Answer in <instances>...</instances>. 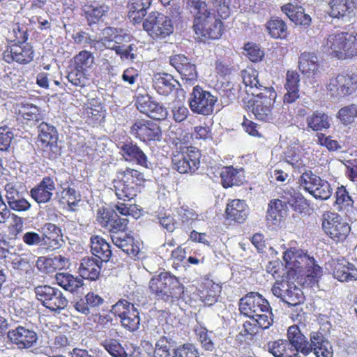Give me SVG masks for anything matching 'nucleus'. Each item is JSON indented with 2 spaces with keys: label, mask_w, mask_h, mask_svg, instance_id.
Segmentation results:
<instances>
[{
  "label": "nucleus",
  "mask_w": 357,
  "mask_h": 357,
  "mask_svg": "<svg viewBox=\"0 0 357 357\" xmlns=\"http://www.w3.org/2000/svg\"><path fill=\"white\" fill-rule=\"evenodd\" d=\"M258 72L248 68L242 70L241 77L248 95L253 96L248 102L256 119L262 121L272 119L271 107L276 97V93L271 87L264 86L258 79Z\"/></svg>",
  "instance_id": "nucleus-1"
},
{
  "label": "nucleus",
  "mask_w": 357,
  "mask_h": 357,
  "mask_svg": "<svg viewBox=\"0 0 357 357\" xmlns=\"http://www.w3.org/2000/svg\"><path fill=\"white\" fill-rule=\"evenodd\" d=\"M186 5L194 10L192 29L197 36L204 39L221 37L223 24L220 15L211 13L207 3L202 0H187Z\"/></svg>",
  "instance_id": "nucleus-2"
},
{
  "label": "nucleus",
  "mask_w": 357,
  "mask_h": 357,
  "mask_svg": "<svg viewBox=\"0 0 357 357\" xmlns=\"http://www.w3.org/2000/svg\"><path fill=\"white\" fill-rule=\"evenodd\" d=\"M145 183L144 173L129 167L119 169L113 180L117 198L124 202L135 199L144 188Z\"/></svg>",
  "instance_id": "nucleus-3"
},
{
  "label": "nucleus",
  "mask_w": 357,
  "mask_h": 357,
  "mask_svg": "<svg viewBox=\"0 0 357 357\" xmlns=\"http://www.w3.org/2000/svg\"><path fill=\"white\" fill-rule=\"evenodd\" d=\"M149 289L158 299L174 301L182 298L185 287L174 275L169 271H162L151 278Z\"/></svg>",
  "instance_id": "nucleus-4"
},
{
  "label": "nucleus",
  "mask_w": 357,
  "mask_h": 357,
  "mask_svg": "<svg viewBox=\"0 0 357 357\" xmlns=\"http://www.w3.org/2000/svg\"><path fill=\"white\" fill-rule=\"evenodd\" d=\"M324 45L340 59L357 54V33L340 32L328 36Z\"/></svg>",
  "instance_id": "nucleus-5"
},
{
  "label": "nucleus",
  "mask_w": 357,
  "mask_h": 357,
  "mask_svg": "<svg viewBox=\"0 0 357 357\" xmlns=\"http://www.w3.org/2000/svg\"><path fill=\"white\" fill-rule=\"evenodd\" d=\"M178 151L172 153V168L181 174L195 173L199 167L200 151L192 146H187L181 143Z\"/></svg>",
  "instance_id": "nucleus-6"
},
{
  "label": "nucleus",
  "mask_w": 357,
  "mask_h": 357,
  "mask_svg": "<svg viewBox=\"0 0 357 357\" xmlns=\"http://www.w3.org/2000/svg\"><path fill=\"white\" fill-rule=\"evenodd\" d=\"M111 313L119 319L121 326L130 332L137 331L140 326V315L135 305L126 299L121 298L112 305Z\"/></svg>",
  "instance_id": "nucleus-7"
},
{
  "label": "nucleus",
  "mask_w": 357,
  "mask_h": 357,
  "mask_svg": "<svg viewBox=\"0 0 357 357\" xmlns=\"http://www.w3.org/2000/svg\"><path fill=\"white\" fill-rule=\"evenodd\" d=\"M143 29L153 40H158L165 39L173 33L174 24L168 16L158 11H152L143 21Z\"/></svg>",
  "instance_id": "nucleus-8"
},
{
  "label": "nucleus",
  "mask_w": 357,
  "mask_h": 357,
  "mask_svg": "<svg viewBox=\"0 0 357 357\" xmlns=\"http://www.w3.org/2000/svg\"><path fill=\"white\" fill-rule=\"evenodd\" d=\"M34 292L36 299L51 312H59L68 305V299L56 287L47 284L38 285L35 287Z\"/></svg>",
  "instance_id": "nucleus-9"
},
{
  "label": "nucleus",
  "mask_w": 357,
  "mask_h": 357,
  "mask_svg": "<svg viewBox=\"0 0 357 357\" xmlns=\"http://www.w3.org/2000/svg\"><path fill=\"white\" fill-rule=\"evenodd\" d=\"M299 182L301 186L317 199L326 200L332 195L333 189L330 183L312 171L303 172Z\"/></svg>",
  "instance_id": "nucleus-10"
},
{
  "label": "nucleus",
  "mask_w": 357,
  "mask_h": 357,
  "mask_svg": "<svg viewBox=\"0 0 357 357\" xmlns=\"http://www.w3.org/2000/svg\"><path fill=\"white\" fill-rule=\"evenodd\" d=\"M130 132L136 139L146 144L160 141L162 136V129L158 123L144 119H136L130 127Z\"/></svg>",
  "instance_id": "nucleus-11"
},
{
  "label": "nucleus",
  "mask_w": 357,
  "mask_h": 357,
  "mask_svg": "<svg viewBox=\"0 0 357 357\" xmlns=\"http://www.w3.org/2000/svg\"><path fill=\"white\" fill-rule=\"evenodd\" d=\"M322 227L335 241H344L350 231L349 224L342 221L341 216L333 212H325L322 215Z\"/></svg>",
  "instance_id": "nucleus-12"
},
{
  "label": "nucleus",
  "mask_w": 357,
  "mask_h": 357,
  "mask_svg": "<svg viewBox=\"0 0 357 357\" xmlns=\"http://www.w3.org/2000/svg\"><path fill=\"white\" fill-rule=\"evenodd\" d=\"M217 98L199 86H195L189 98V106L196 114L209 115L213 111Z\"/></svg>",
  "instance_id": "nucleus-13"
},
{
  "label": "nucleus",
  "mask_w": 357,
  "mask_h": 357,
  "mask_svg": "<svg viewBox=\"0 0 357 357\" xmlns=\"http://www.w3.org/2000/svg\"><path fill=\"white\" fill-rule=\"evenodd\" d=\"M96 221L102 228L113 234H120L119 232L125 231L129 222L127 218H121L114 210L105 207L98 209Z\"/></svg>",
  "instance_id": "nucleus-14"
},
{
  "label": "nucleus",
  "mask_w": 357,
  "mask_h": 357,
  "mask_svg": "<svg viewBox=\"0 0 357 357\" xmlns=\"http://www.w3.org/2000/svg\"><path fill=\"white\" fill-rule=\"evenodd\" d=\"M2 55L3 61L8 63L16 62L26 65L33 61L34 51L29 43L18 42L7 45Z\"/></svg>",
  "instance_id": "nucleus-15"
},
{
  "label": "nucleus",
  "mask_w": 357,
  "mask_h": 357,
  "mask_svg": "<svg viewBox=\"0 0 357 357\" xmlns=\"http://www.w3.org/2000/svg\"><path fill=\"white\" fill-rule=\"evenodd\" d=\"M357 88V75L339 74L330 79L326 89L331 96L338 98L351 94Z\"/></svg>",
  "instance_id": "nucleus-16"
},
{
  "label": "nucleus",
  "mask_w": 357,
  "mask_h": 357,
  "mask_svg": "<svg viewBox=\"0 0 357 357\" xmlns=\"http://www.w3.org/2000/svg\"><path fill=\"white\" fill-rule=\"evenodd\" d=\"M268 302L257 292H250L243 297L239 302V310L241 314L255 318L257 312L261 309H268Z\"/></svg>",
  "instance_id": "nucleus-17"
},
{
  "label": "nucleus",
  "mask_w": 357,
  "mask_h": 357,
  "mask_svg": "<svg viewBox=\"0 0 357 357\" xmlns=\"http://www.w3.org/2000/svg\"><path fill=\"white\" fill-rule=\"evenodd\" d=\"M40 141L45 152H49V158H55L59 154V148L57 144L58 135L54 126L43 123L40 126Z\"/></svg>",
  "instance_id": "nucleus-18"
},
{
  "label": "nucleus",
  "mask_w": 357,
  "mask_h": 357,
  "mask_svg": "<svg viewBox=\"0 0 357 357\" xmlns=\"http://www.w3.org/2000/svg\"><path fill=\"white\" fill-rule=\"evenodd\" d=\"M8 338L18 349H23L32 347L38 340V335L34 331L19 326L8 332Z\"/></svg>",
  "instance_id": "nucleus-19"
},
{
  "label": "nucleus",
  "mask_w": 357,
  "mask_h": 357,
  "mask_svg": "<svg viewBox=\"0 0 357 357\" xmlns=\"http://www.w3.org/2000/svg\"><path fill=\"white\" fill-rule=\"evenodd\" d=\"M55 190V183L51 176H46L30 190V196L38 204L49 202Z\"/></svg>",
  "instance_id": "nucleus-20"
},
{
  "label": "nucleus",
  "mask_w": 357,
  "mask_h": 357,
  "mask_svg": "<svg viewBox=\"0 0 357 357\" xmlns=\"http://www.w3.org/2000/svg\"><path fill=\"white\" fill-rule=\"evenodd\" d=\"M41 248L46 250H55L61 246V229L56 225L46 223L43 227Z\"/></svg>",
  "instance_id": "nucleus-21"
},
{
  "label": "nucleus",
  "mask_w": 357,
  "mask_h": 357,
  "mask_svg": "<svg viewBox=\"0 0 357 357\" xmlns=\"http://www.w3.org/2000/svg\"><path fill=\"white\" fill-rule=\"evenodd\" d=\"M111 238L113 243L128 256L135 259L140 258V243L132 236L128 234H112Z\"/></svg>",
  "instance_id": "nucleus-22"
},
{
  "label": "nucleus",
  "mask_w": 357,
  "mask_h": 357,
  "mask_svg": "<svg viewBox=\"0 0 357 357\" xmlns=\"http://www.w3.org/2000/svg\"><path fill=\"white\" fill-rule=\"evenodd\" d=\"M121 153L126 161L135 162L143 167H148V158L141 148L133 141H126L120 147Z\"/></svg>",
  "instance_id": "nucleus-23"
},
{
  "label": "nucleus",
  "mask_w": 357,
  "mask_h": 357,
  "mask_svg": "<svg viewBox=\"0 0 357 357\" xmlns=\"http://www.w3.org/2000/svg\"><path fill=\"white\" fill-rule=\"evenodd\" d=\"M170 63L179 73L183 80L192 82L197 79L196 66L185 55L177 54L172 56Z\"/></svg>",
  "instance_id": "nucleus-24"
},
{
  "label": "nucleus",
  "mask_w": 357,
  "mask_h": 357,
  "mask_svg": "<svg viewBox=\"0 0 357 357\" xmlns=\"http://www.w3.org/2000/svg\"><path fill=\"white\" fill-rule=\"evenodd\" d=\"M289 341L292 348L296 351V354L299 356V353L305 356L310 353V345L306 337L301 333L300 328L296 325L289 327L287 330V340Z\"/></svg>",
  "instance_id": "nucleus-25"
},
{
  "label": "nucleus",
  "mask_w": 357,
  "mask_h": 357,
  "mask_svg": "<svg viewBox=\"0 0 357 357\" xmlns=\"http://www.w3.org/2000/svg\"><path fill=\"white\" fill-rule=\"evenodd\" d=\"M298 68L303 74L312 75L314 77L319 76L324 71L318 57L311 52H303L301 54L298 60Z\"/></svg>",
  "instance_id": "nucleus-26"
},
{
  "label": "nucleus",
  "mask_w": 357,
  "mask_h": 357,
  "mask_svg": "<svg viewBox=\"0 0 357 357\" xmlns=\"http://www.w3.org/2000/svg\"><path fill=\"white\" fill-rule=\"evenodd\" d=\"M102 262L92 257H84L79 264L78 272L82 279L96 281L100 275Z\"/></svg>",
  "instance_id": "nucleus-27"
},
{
  "label": "nucleus",
  "mask_w": 357,
  "mask_h": 357,
  "mask_svg": "<svg viewBox=\"0 0 357 357\" xmlns=\"http://www.w3.org/2000/svg\"><path fill=\"white\" fill-rule=\"evenodd\" d=\"M333 276L340 282H351L357 280V268L344 258L333 262Z\"/></svg>",
  "instance_id": "nucleus-28"
},
{
  "label": "nucleus",
  "mask_w": 357,
  "mask_h": 357,
  "mask_svg": "<svg viewBox=\"0 0 357 357\" xmlns=\"http://www.w3.org/2000/svg\"><path fill=\"white\" fill-rule=\"evenodd\" d=\"M110 10L109 6L98 2L87 3L82 6V16L89 26L97 24Z\"/></svg>",
  "instance_id": "nucleus-29"
},
{
  "label": "nucleus",
  "mask_w": 357,
  "mask_h": 357,
  "mask_svg": "<svg viewBox=\"0 0 357 357\" xmlns=\"http://www.w3.org/2000/svg\"><path fill=\"white\" fill-rule=\"evenodd\" d=\"M282 206L284 204L287 207L289 205L294 211L302 213L308 206L307 200L298 191L291 188L287 187L283 190L281 196Z\"/></svg>",
  "instance_id": "nucleus-30"
},
{
  "label": "nucleus",
  "mask_w": 357,
  "mask_h": 357,
  "mask_svg": "<svg viewBox=\"0 0 357 357\" xmlns=\"http://www.w3.org/2000/svg\"><path fill=\"white\" fill-rule=\"evenodd\" d=\"M152 0H129L127 7L128 17L133 24H140L151 5Z\"/></svg>",
  "instance_id": "nucleus-31"
},
{
  "label": "nucleus",
  "mask_w": 357,
  "mask_h": 357,
  "mask_svg": "<svg viewBox=\"0 0 357 357\" xmlns=\"http://www.w3.org/2000/svg\"><path fill=\"white\" fill-rule=\"evenodd\" d=\"M105 110L103 105L97 99L90 100L84 106L83 115L86 123L92 125L100 123L105 118Z\"/></svg>",
  "instance_id": "nucleus-32"
},
{
  "label": "nucleus",
  "mask_w": 357,
  "mask_h": 357,
  "mask_svg": "<svg viewBox=\"0 0 357 357\" xmlns=\"http://www.w3.org/2000/svg\"><path fill=\"white\" fill-rule=\"evenodd\" d=\"M310 352L314 351L316 357H333L332 346L319 332L310 333Z\"/></svg>",
  "instance_id": "nucleus-33"
},
{
  "label": "nucleus",
  "mask_w": 357,
  "mask_h": 357,
  "mask_svg": "<svg viewBox=\"0 0 357 357\" xmlns=\"http://www.w3.org/2000/svg\"><path fill=\"white\" fill-rule=\"evenodd\" d=\"M105 300L93 291L88 292L84 298H80L74 305L75 309L85 315L91 313V310L98 309L104 304Z\"/></svg>",
  "instance_id": "nucleus-34"
},
{
  "label": "nucleus",
  "mask_w": 357,
  "mask_h": 357,
  "mask_svg": "<svg viewBox=\"0 0 357 357\" xmlns=\"http://www.w3.org/2000/svg\"><path fill=\"white\" fill-rule=\"evenodd\" d=\"M91 253L102 262H107L112 257L111 246L105 238L93 235L90 238Z\"/></svg>",
  "instance_id": "nucleus-35"
},
{
  "label": "nucleus",
  "mask_w": 357,
  "mask_h": 357,
  "mask_svg": "<svg viewBox=\"0 0 357 357\" xmlns=\"http://www.w3.org/2000/svg\"><path fill=\"white\" fill-rule=\"evenodd\" d=\"M178 84L173 76L168 73H158L153 78V86L156 92L162 96H167Z\"/></svg>",
  "instance_id": "nucleus-36"
},
{
  "label": "nucleus",
  "mask_w": 357,
  "mask_h": 357,
  "mask_svg": "<svg viewBox=\"0 0 357 357\" xmlns=\"http://www.w3.org/2000/svg\"><path fill=\"white\" fill-rule=\"evenodd\" d=\"M266 347L267 351L275 357H298L289 341L284 339L270 341Z\"/></svg>",
  "instance_id": "nucleus-37"
},
{
  "label": "nucleus",
  "mask_w": 357,
  "mask_h": 357,
  "mask_svg": "<svg viewBox=\"0 0 357 357\" xmlns=\"http://www.w3.org/2000/svg\"><path fill=\"white\" fill-rule=\"evenodd\" d=\"M221 289L220 285L207 280L200 286L199 296L205 305H212L218 301Z\"/></svg>",
  "instance_id": "nucleus-38"
},
{
  "label": "nucleus",
  "mask_w": 357,
  "mask_h": 357,
  "mask_svg": "<svg viewBox=\"0 0 357 357\" xmlns=\"http://www.w3.org/2000/svg\"><path fill=\"white\" fill-rule=\"evenodd\" d=\"M225 213L227 220L241 223L247 218L248 206L244 201L234 199L227 204Z\"/></svg>",
  "instance_id": "nucleus-39"
},
{
  "label": "nucleus",
  "mask_w": 357,
  "mask_h": 357,
  "mask_svg": "<svg viewBox=\"0 0 357 357\" xmlns=\"http://www.w3.org/2000/svg\"><path fill=\"white\" fill-rule=\"evenodd\" d=\"M329 5V15L333 18L344 19L353 10V6L349 0H331Z\"/></svg>",
  "instance_id": "nucleus-40"
},
{
  "label": "nucleus",
  "mask_w": 357,
  "mask_h": 357,
  "mask_svg": "<svg viewBox=\"0 0 357 357\" xmlns=\"http://www.w3.org/2000/svg\"><path fill=\"white\" fill-rule=\"evenodd\" d=\"M55 279L58 285L70 292L76 291L83 285L82 279L75 278L68 273H56Z\"/></svg>",
  "instance_id": "nucleus-41"
},
{
  "label": "nucleus",
  "mask_w": 357,
  "mask_h": 357,
  "mask_svg": "<svg viewBox=\"0 0 357 357\" xmlns=\"http://www.w3.org/2000/svg\"><path fill=\"white\" fill-rule=\"evenodd\" d=\"M94 63L93 53L87 50H82L71 60V66L81 71L88 72Z\"/></svg>",
  "instance_id": "nucleus-42"
},
{
  "label": "nucleus",
  "mask_w": 357,
  "mask_h": 357,
  "mask_svg": "<svg viewBox=\"0 0 357 357\" xmlns=\"http://www.w3.org/2000/svg\"><path fill=\"white\" fill-rule=\"evenodd\" d=\"M63 261L61 256L49 258L45 257H40L36 261V267L38 269L45 273L52 274L57 269H61L59 264Z\"/></svg>",
  "instance_id": "nucleus-43"
},
{
  "label": "nucleus",
  "mask_w": 357,
  "mask_h": 357,
  "mask_svg": "<svg viewBox=\"0 0 357 357\" xmlns=\"http://www.w3.org/2000/svg\"><path fill=\"white\" fill-rule=\"evenodd\" d=\"M266 29L273 38H284L287 35V26L285 22L279 19H272L267 22Z\"/></svg>",
  "instance_id": "nucleus-44"
},
{
  "label": "nucleus",
  "mask_w": 357,
  "mask_h": 357,
  "mask_svg": "<svg viewBox=\"0 0 357 357\" xmlns=\"http://www.w3.org/2000/svg\"><path fill=\"white\" fill-rule=\"evenodd\" d=\"M307 126L314 131L327 129L330 126L328 116L323 112H316L307 118Z\"/></svg>",
  "instance_id": "nucleus-45"
},
{
  "label": "nucleus",
  "mask_w": 357,
  "mask_h": 357,
  "mask_svg": "<svg viewBox=\"0 0 357 357\" xmlns=\"http://www.w3.org/2000/svg\"><path fill=\"white\" fill-rule=\"evenodd\" d=\"M100 344L113 357H128L129 356L126 348L116 339H105Z\"/></svg>",
  "instance_id": "nucleus-46"
},
{
  "label": "nucleus",
  "mask_w": 357,
  "mask_h": 357,
  "mask_svg": "<svg viewBox=\"0 0 357 357\" xmlns=\"http://www.w3.org/2000/svg\"><path fill=\"white\" fill-rule=\"evenodd\" d=\"M173 344L172 338L161 336L155 342L153 357H172L171 351Z\"/></svg>",
  "instance_id": "nucleus-47"
},
{
  "label": "nucleus",
  "mask_w": 357,
  "mask_h": 357,
  "mask_svg": "<svg viewBox=\"0 0 357 357\" xmlns=\"http://www.w3.org/2000/svg\"><path fill=\"white\" fill-rule=\"evenodd\" d=\"M282 301L289 306H297L304 301L303 293L301 289L291 282Z\"/></svg>",
  "instance_id": "nucleus-48"
},
{
  "label": "nucleus",
  "mask_w": 357,
  "mask_h": 357,
  "mask_svg": "<svg viewBox=\"0 0 357 357\" xmlns=\"http://www.w3.org/2000/svg\"><path fill=\"white\" fill-rule=\"evenodd\" d=\"M243 176L241 169L225 166V188L233 185H240L243 183Z\"/></svg>",
  "instance_id": "nucleus-49"
},
{
  "label": "nucleus",
  "mask_w": 357,
  "mask_h": 357,
  "mask_svg": "<svg viewBox=\"0 0 357 357\" xmlns=\"http://www.w3.org/2000/svg\"><path fill=\"white\" fill-rule=\"evenodd\" d=\"M282 207V202L280 199L271 201L267 211V221L273 225L279 224L282 217L281 212V208Z\"/></svg>",
  "instance_id": "nucleus-50"
},
{
  "label": "nucleus",
  "mask_w": 357,
  "mask_h": 357,
  "mask_svg": "<svg viewBox=\"0 0 357 357\" xmlns=\"http://www.w3.org/2000/svg\"><path fill=\"white\" fill-rule=\"evenodd\" d=\"M39 109L33 104L22 105L17 112L18 119L27 121H36L39 119Z\"/></svg>",
  "instance_id": "nucleus-51"
},
{
  "label": "nucleus",
  "mask_w": 357,
  "mask_h": 357,
  "mask_svg": "<svg viewBox=\"0 0 357 357\" xmlns=\"http://www.w3.org/2000/svg\"><path fill=\"white\" fill-rule=\"evenodd\" d=\"M79 201V194L73 188H63L60 192V202L63 204H67L70 207L75 206Z\"/></svg>",
  "instance_id": "nucleus-52"
},
{
  "label": "nucleus",
  "mask_w": 357,
  "mask_h": 357,
  "mask_svg": "<svg viewBox=\"0 0 357 357\" xmlns=\"http://www.w3.org/2000/svg\"><path fill=\"white\" fill-rule=\"evenodd\" d=\"M337 116L340 121L344 125L351 123L357 116V106L352 104L341 108Z\"/></svg>",
  "instance_id": "nucleus-53"
},
{
  "label": "nucleus",
  "mask_w": 357,
  "mask_h": 357,
  "mask_svg": "<svg viewBox=\"0 0 357 357\" xmlns=\"http://www.w3.org/2000/svg\"><path fill=\"white\" fill-rule=\"evenodd\" d=\"M88 72L84 70H79L76 68H73L71 71L69 72L67 78L68 81L76 86L84 87L86 86V82L88 81Z\"/></svg>",
  "instance_id": "nucleus-54"
},
{
  "label": "nucleus",
  "mask_w": 357,
  "mask_h": 357,
  "mask_svg": "<svg viewBox=\"0 0 357 357\" xmlns=\"http://www.w3.org/2000/svg\"><path fill=\"white\" fill-rule=\"evenodd\" d=\"M172 357H199V354L195 347L190 343H185L173 349Z\"/></svg>",
  "instance_id": "nucleus-55"
},
{
  "label": "nucleus",
  "mask_w": 357,
  "mask_h": 357,
  "mask_svg": "<svg viewBox=\"0 0 357 357\" xmlns=\"http://www.w3.org/2000/svg\"><path fill=\"white\" fill-rule=\"evenodd\" d=\"M150 110L146 115L153 120L162 121L168 116L167 108L155 100L152 103Z\"/></svg>",
  "instance_id": "nucleus-56"
},
{
  "label": "nucleus",
  "mask_w": 357,
  "mask_h": 357,
  "mask_svg": "<svg viewBox=\"0 0 357 357\" xmlns=\"http://www.w3.org/2000/svg\"><path fill=\"white\" fill-rule=\"evenodd\" d=\"M225 88V104L229 105L237 100L241 91L239 84L228 81Z\"/></svg>",
  "instance_id": "nucleus-57"
},
{
  "label": "nucleus",
  "mask_w": 357,
  "mask_h": 357,
  "mask_svg": "<svg viewBox=\"0 0 357 357\" xmlns=\"http://www.w3.org/2000/svg\"><path fill=\"white\" fill-rule=\"evenodd\" d=\"M155 100L148 93L146 94H138L135 100V106L137 109L142 114H146L148 112H150L152 103Z\"/></svg>",
  "instance_id": "nucleus-58"
},
{
  "label": "nucleus",
  "mask_w": 357,
  "mask_h": 357,
  "mask_svg": "<svg viewBox=\"0 0 357 357\" xmlns=\"http://www.w3.org/2000/svg\"><path fill=\"white\" fill-rule=\"evenodd\" d=\"M13 269L20 274L27 273L31 268L29 259L24 255H15L11 262Z\"/></svg>",
  "instance_id": "nucleus-59"
},
{
  "label": "nucleus",
  "mask_w": 357,
  "mask_h": 357,
  "mask_svg": "<svg viewBox=\"0 0 357 357\" xmlns=\"http://www.w3.org/2000/svg\"><path fill=\"white\" fill-rule=\"evenodd\" d=\"M244 50L246 52V55L252 62H257L262 59L264 56V52L258 45L255 43H248L245 45Z\"/></svg>",
  "instance_id": "nucleus-60"
},
{
  "label": "nucleus",
  "mask_w": 357,
  "mask_h": 357,
  "mask_svg": "<svg viewBox=\"0 0 357 357\" xmlns=\"http://www.w3.org/2000/svg\"><path fill=\"white\" fill-rule=\"evenodd\" d=\"M72 38L75 44L82 45L84 47L90 46L94 47L97 41L91 38V36L84 31H78L72 36Z\"/></svg>",
  "instance_id": "nucleus-61"
},
{
  "label": "nucleus",
  "mask_w": 357,
  "mask_h": 357,
  "mask_svg": "<svg viewBox=\"0 0 357 357\" xmlns=\"http://www.w3.org/2000/svg\"><path fill=\"white\" fill-rule=\"evenodd\" d=\"M14 135L7 126L0 127V150L7 151L10 146Z\"/></svg>",
  "instance_id": "nucleus-62"
},
{
  "label": "nucleus",
  "mask_w": 357,
  "mask_h": 357,
  "mask_svg": "<svg viewBox=\"0 0 357 357\" xmlns=\"http://www.w3.org/2000/svg\"><path fill=\"white\" fill-rule=\"evenodd\" d=\"M335 196V203L337 205L340 206V208L351 206L354 203L353 199L349 196V192L346 190L344 186L337 188Z\"/></svg>",
  "instance_id": "nucleus-63"
},
{
  "label": "nucleus",
  "mask_w": 357,
  "mask_h": 357,
  "mask_svg": "<svg viewBox=\"0 0 357 357\" xmlns=\"http://www.w3.org/2000/svg\"><path fill=\"white\" fill-rule=\"evenodd\" d=\"M111 49L114 50L116 54L120 56L121 59H130L133 61L135 59V54L132 53L133 45L128 46L114 45Z\"/></svg>",
  "instance_id": "nucleus-64"
}]
</instances>
